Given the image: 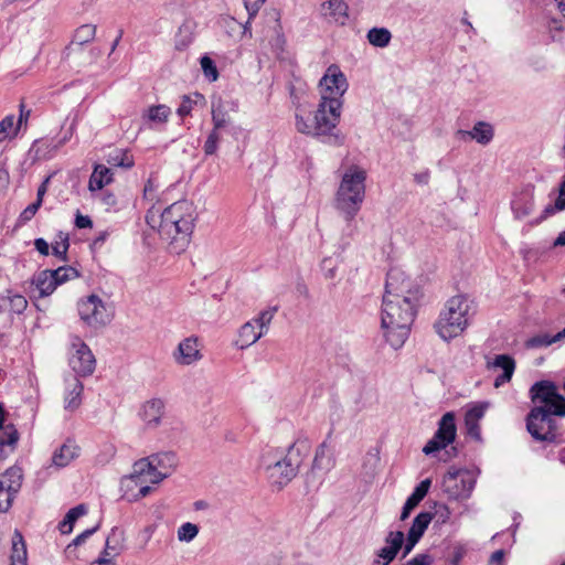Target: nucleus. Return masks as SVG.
I'll use <instances>...</instances> for the list:
<instances>
[{
	"instance_id": "58",
	"label": "nucleus",
	"mask_w": 565,
	"mask_h": 565,
	"mask_svg": "<svg viewBox=\"0 0 565 565\" xmlns=\"http://www.w3.org/2000/svg\"><path fill=\"white\" fill-rule=\"evenodd\" d=\"M435 515L437 516V522L446 523L450 518V511L445 504H439L436 505Z\"/></svg>"
},
{
	"instance_id": "12",
	"label": "nucleus",
	"mask_w": 565,
	"mask_h": 565,
	"mask_svg": "<svg viewBox=\"0 0 565 565\" xmlns=\"http://www.w3.org/2000/svg\"><path fill=\"white\" fill-rule=\"evenodd\" d=\"M23 482V470L18 466L8 468L0 476V512H7L20 491Z\"/></svg>"
},
{
	"instance_id": "7",
	"label": "nucleus",
	"mask_w": 565,
	"mask_h": 565,
	"mask_svg": "<svg viewBox=\"0 0 565 565\" xmlns=\"http://www.w3.org/2000/svg\"><path fill=\"white\" fill-rule=\"evenodd\" d=\"M457 436L456 417L452 412H447L438 422V428L433 438L427 441L423 448V452L427 456L434 455L443 449L446 450L448 458L457 456V448L451 445Z\"/></svg>"
},
{
	"instance_id": "3",
	"label": "nucleus",
	"mask_w": 565,
	"mask_h": 565,
	"mask_svg": "<svg viewBox=\"0 0 565 565\" xmlns=\"http://www.w3.org/2000/svg\"><path fill=\"white\" fill-rule=\"evenodd\" d=\"M310 445L298 439L284 449H269L262 457V465L273 487L281 490L298 473L303 459L309 455Z\"/></svg>"
},
{
	"instance_id": "20",
	"label": "nucleus",
	"mask_w": 565,
	"mask_h": 565,
	"mask_svg": "<svg viewBox=\"0 0 565 565\" xmlns=\"http://www.w3.org/2000/svg\"><path fill=\"white\" fill-rule=\"evenodd\" d=\"M456 137L461 141L476 140L480 145H488L493 138V128L489 122L478 121L471 130H458Z\"/></svg>"
},
{
	"instance_id": "44",
	"label": "nucleus",
	"mask_w": 565,
	"mask_h": 565,
	"mask_svg": "<svg viewBox=\"0 0 565 565\" xmlns=\"http://www.w3.org/2000/svg\"><path fill=\"white\" fill-rule=\"evenodd\" d=\"M62 242H52L51 248L52 254L61 262L66 263L68 260L67 253L70 248V236H61Z\"/></svg>"
},
{
	"instance_id": "54",
	"label": "nucleus",
	"mask_w": 565,
	"mask_h": 565,
	"mask_svg": "<svg viewBox=\"0 0 565 565\" xmlns=\"http://www.w3.org/2000/svg\"><path fill=\"white\" fill-rule=\"evenodd\" d=\"M323 276L327 279H333L337 274V266L331 258H324L321 264Z\"/></svg>"
},
{
	"instance_id": "17",
	"label": "nucleus",
	"mask_w": 565,
	"mask_h": 565,
	"mask_svg": "<svg viewBox=\"0 0 565 565\" xmlns=\"http://www.w3.org/2000/svg\"><path fill=\"white\" fill-rule=\"evenodd\" d=\"M166 404L161 398H151L140 408L139 416L147 429L157 428L164 415Z\"/></svg>"
},
{
	"instance_id": "27",
	"label": "nucleus",
	"mask_w": 565,
	"mask_h": 565,
	"mask_svg": "<svg viewBox=\"0 0 565 565\" xmlns=\"http://www.w3.org/2000/svg\"><path fill=\"white\" fill-rule=\"evenodd\" d=\"M256 329L257 327L253 321L244 323L238 331V339L235 344L239 349H246L256 343L264 335L262 331H257Z\"/></svg>"
},
{
	"instance_id": "42",
	"label": "nucleus",
	"mask_w": 565,
	"mask_h": 565,
	"mask_svg": "<svg viewBox=\"0 0 565 565\" xmlns=\"http://www.w3.org/2000/svg\"><path fill=\"white\" fill-rule=\"evenodd\" d=\"M51 273L54 276V280H56L57 286L79 276L77 269L72 266H60L56 269H51Z\"/></svg>"
},
{
	"instance_id": "30",
	"label": "nucleus",
	"mask_w": 565,
	"mask_h": 565,
	"mask_svg": "<svg viewBox=\"0 0 565 565\" xmlns=\"http://www.w3.org/2000/svg\"><path fill=\"white\" fill-rule=\"evenodd\" d=\"M324 15H329L332 21L344 24L348 19V4L343 0H329L322 4Z\"/></svg>"
},
{
	"instance_id": "50",
	"label": "nucleus",
	"mask_w": 565,
	"mask_h": 565,
	"mask_svg": "<svg viewBox=\"0 0 565 565\" xmlns=\"http://www.w3.org/2000/svg\"><path fill=\"white\" fill-rule=\"evenodd\" d=\"M14 126V117L12 115L4 117L0 121V142L10 137L11 132L13 135L17 134V128L13 129Z\"/></svg>"
},
{
	"instance_id": "38",
	"label": "nucleus",
	"mask_w": 565,
	"mask_h": 565,
	"mask_svg": "<svg viewBox=\"0 0 565 565\" xmlns=\"http://www.w3.org/2000/svg\"><path fill=\"white\" fill-rule=\"evenodd\" d=\"M107 162L114 167L130 169L134 167L135 161L132 154L127 150L115 149L108 154Z\"/></svg>"
},
{
	"instance_id": "62",
	"label": "nucleus",
	"mask_w": 565,
	"mask_h": 565,
	"mask_svg": "<svg viewBox=\"0 0 565 565\" xmlns=\"http://www.w3.org/2000/svg\"><path fill=\"white\" fill-rule=\"evenodd\" d=\"M156 190H157L156 184L153 183V181L151 179H149L143 188V198L149 201H153Z\"/></svg>"
},
{
	"instance_id": "18",
	"label": "nucleus",
	"mask_w": 565,
	"mask_h": 565,
	"mask_svg": "<svg viewBox=\"0 0 565 565\" xmlns=\"http://www.w3.org/2000/svg\"><path fill=\"white\" fill-rule=\"evenodd\" d=\"M511 207L515 217L529 216L534 210V188L529 185L515 193L511 201Z\"/></svg>"
},
{
	"instance_id": "52",
	"label": "nucleus",
	"mask_w": 565,
	"mask_h": 565,
	"mask_svg": "<svg viewBox=\"0 0 565 565\" xmlns=\"http://www.w3.org/2000/svg\"><path fill=\"white\" fill-rule=\"evenodd\" d=\"M434 557L428 553H419L403 565H433Z\"/></svg>"
},
{
	"instance_id": "46",
	"label": "nucleus",
	"mask_w": 565,
	"mask_h": 565,
	"mask_svg": "<svg viewBox=\"0 0 565 565\" xmlns=\"http://www.w3.org/2000/svg\"><path fill=\"white\" fill-rule=\"evenodd\" d=\"M198 533H199V526L194 523L186 522V523H183L178 529V540L180 542L189 543L195 539Z\"/></svg>"
},
{
	"instance_id": "5",
	"label": "nucleus",
	"mask_w": 565,
	"mask_h": 565,
	"mask_svg": "<svg viewBox=\"0 0 565 565\" xmlns=\"http://www.w3.org/2000/svg\"><path fill=\"white\" fill-rule=\"evenodd\" d=\"M470 310L471 301L465 295H457L447 300L434 324L438 335L445 341L460 335L468 326Z\"/></svg>"
},
{
	"instance_id": "60",
	"label": "nucleus",
	"mask_w": 565,
	"mask_h": 565,
	"mask_svg": "<svg viewBox=\"0 0 565 565\" xmlns=\"http://www.w3.org/2000/svg\"><path fill=\"white\" fill-rule=\"evenodd\" d=\"M465 554L466 550L462 546H455L449 556L450 563L452 565H458L462 561Z\"/></svg>"
},
{
	"instance_id": "25",
	"label": "nucleus",
	"mask_w": 565,
	"mask_h": 565,
	"mask_svg": "<svg viewBox=\"0 0 565 565\" xmlns=\"http://www.w3.org/2000/svg\"><path fill=\"white\" fill-rule=\"evenodd\" d=\"M180 222H173L171 228L166 233H159L162 239L171 244L177 253H180L189 244L191 234L183 233Z\"/></svg>"
},
{
	"instance_id": "61",
	"label": "nucleus",
	"mask_w": 565,
	"mask_h": 565,
	"mask_svg": "<svg viewBox=\"0 0 565 565\" xmlns=\"http://www.w3.org/2000/svg\"><path fill=\"white\" fill-rule=\"evenodd\" d=\"M75 226L77 228H89L93 226V222L89 216L82 215L79 212H77L75 217Z\"/></svg>"
},
{
	"instance_id": "23",
	"label": "nucleus",
	"mask_w": 565,
	"mask_h": 565,
	"mask_svg": "<svg viewBox=\"0 0 565 565\" xmlns=\"http://www.w3.org/2000/svg\"><path fill=\"white\" fill-rule=\"evenodd\" d=\"M79 456V447L73 440H66L52 455L51 466L60 469L68 466L75 458Z\"/></svg>"
},
{
	"instance_id": "63",
	"label": "nucleus",
	"mask_w": 565,
	"mask_h": 565,
	"mask_svg": "<svg viewBox=\"0 0 565 565\" xmlns=\"http://www.w3.org/2000/svg\"><path fill=\"white\" fill-rule=\"evenodd\" d=\"M116 532L117 530L116 529H113L111 530V534L107 537L106 540V544H105V548L104 550H107V551H110L114 553V555H117L119 552L118 550L116 548V546H114L111 543L115 539V535H116Z\"/></svg>"
},
{
	"instance_id": "57",
	"label": "nucleus",
	"mask_w": 565,
	"mask_h": 565,
	"mask_svg": "<svg viewBox=\"0 0 565 565\" xmlns=\"http://www.w3.org/2000/svg\"><path fill=\"white\" fill-rule=\"evenodd\" d=\"M192 110V100L188 96H183V99L180 104V106L177 109V114L180 117L188 116Z\"/></svg>"
},
{
	"instance_id": "59",
	"label": "nucleus",
	"mask_w": 565,
	"mask_h": 565,
	"mask_svg": "<svg viewBox=\"0 0 565 565\" xmlns=\"http://www.w3.org/2000/svg\"><path fill=\"white\" fill-rule=\"evenodd\" d=\"M34 248L42 255L49 256L51 245L42 237L34 239Z\"/></svg>"
},
{
	"instance_id": "33",
	"label": "nucleus",
	"mask_w": 565,
	"mask_h": 565,
	"mask_svg": "<svg viewBox=\"0 0 565 565\" xmlns=\"http://www.w3.org/2000/svg\"><path fill=\"white\" fill-rule=\"evenodd\" d=\"M113 173L109 168L97 164L89 178L88 189L90 191L100 190L104 185L111 181Z\"/></svg>"
},
{
	"instance_id": "16",
	"label": "nucleus",
	"mask_w": 565,
	"mask_h": 565,
	"mask_svg": "<svg viewBox=\"0 0 565 565\" xmlns=\"http://www.w3.org/2000/svg\"><path fill=\"white\" fill-rule=\"evenodd\" d=\"M154 469V478L149 479L151 483H159L170 476L177 467V456L174 452H161L150 456Z\"/></svg>"
},
{
	"instance_id": "24",
	"label": "nucleus",
	"mask_w": 565,
	"mask_h": 565,
	"mask_svg": "<svg viewBox=\"0 0 565 565\" xmlns=\"http://www.w3.org/2000/svg\"><path fill=\"white\" fill-rule=\"evenodd\" d=\"M431 481L430 479H425L420 481L413 493L407 498L401 513V520L405 521L411 512L419 504V502L426 497L428 490L430 488Z\"/></svg>"
},
{
	"instance_id": "10",
	"label": "nucleus",
	"mask_w": 565,
	"mask_h": 565,
	"mask_svg": "<svg viewBox=\"0 0 565 565\" xmlns=\"http://www.w3.org/2000/svg\"><path fill=\"white\" fill-rule=\"evenodd\" d=\"M341 108L342 102H338L335 98L328 100L324 97L320 100L313 118L317 137L333 135V130L340 120Z\"/></svg>"
},
{
	"instance_id": "36",
	"label": "nucleus",
	"mask_w": 565,
	"mask_h": 565,
	"mask_svg": "<svg viewBox=\"0 0 565 565\" xmlns=\"http://www.w3.org/2000/svg\"><path fill=\"white\" fill-rule=\"evenodd\" d=\"M490 406V402H476L468 404L465 414V423H479Z\"/></svg>"
},
{
	"instance_id": "64",
	"label": "nucleus",
	"mask_w": 565,
	"mask_h": 565,
	"mask_svg": "<svg viewBox=\"0 0 565 565\" xmlns=\"http://www.w3.org/2000/svg\"><path fill=\"white\" fill-rule=\"evenodd\" d=\"M49 182V179H46L38 189V193H36V200L35 202H40L42 204L43 202V196L46 192V183Z\"/></svg>"
},
{
	"instance_id": "51",
	"label": "nucleus",
	"mask_w": 565,
	"mask_h": 565,
	"mask_svg": "<svg viewBox=\"0 0 565 565\" xmlns=\"http://www.w3.org/2000/svg\"><path fill=\"white\" fill-rule=\"evenodd\" d=\"M41 203L40 202H33L31 204H29L20 214L19 216V223L20 224H24L26 222H29L30 220H32V217L36 214V212L39 211V209L41 207Z\"/></svg>"
},
{
	"instance_id": "39",
	"label": "nucleus",
	"mask_w": 565,
	"mask_h": 565,
	"mask_svg": "<svg viewBox=\"0 0 565 565\" xmlns=\"http://www.w3.org/2000/svg\"><path fill=\"white\" fill-rule=\"evenodd\" d=\"M95 34H96V25L95 24H83L75 30L71 46H73L75 44L82 46V45L90 42L92 40H94Z\"/></svg>"
},
{
	"instance_id": "56",
	"label": "nucleus",
	"mask_w": 565,
	"mask_h": 565,
	"mask_svg": "<svg viewBox=\"0 0 565 565\" xmlns=\"http://www.w3.org/2000/svg\"><path fill=\"white\" fill-rule=\"evenodd\" d=\"M467 435L475 440H481V431L479 423H465Z\"/></svg>"
},
{
	"instance_id": "31",
	"label": "nucleus",
	"mask_w": 565,
	"mask_h": 565,
	"mask_svg": "<svg viewBox=\"0 0 565 565\" xmlns=\"http://www.w3.org/2000/svg\"><path fill=\"white\" fill-rule=\"evenodd\" d=\"M145 476H149L150 479L154 478V469L152 467L150 457L141 458L136 461L132 466V472L129 478L136 482V484H141L147 480L143 479Z\"/></svg>"
},
{
	"instance_id": "37",
	"label": "nucleus",
	"mask_w": 565,
	"mask_h": 565,
	"mask_svg": "<svg viewBox=\"0 0 565 565\" xmlns=\"http://www.w3.org/2000/svg\"><path fill=\"white\" fill-rule=\"evenodd\" d=\"M326 443L321 444L317 450L312 462V470L330 471L334 466V459L326 452Z\"/></svg>"
},
{
	"instance_id": "41",
	"label": "nucleus",
	"mask_w": 565,
	"mask_h": 565,
	"mask_svg": "<svg viewBox=\"0 0 565 565\" xmlns=\"http://www.w3.org/2000/svg\"><path fill=\"white\" fill-rule=\"evenodd\" d=\"M212 121L213 128L218 130L230 122L228 114L220 99L217 103H212Z\"/></svg>"
},
{
	"instance_id": "32",
	"label": "nucleus",
	"mask_w": 565,
	"mask_h": 565,
	"mask_svg": "<svg viewBox=\"0 0 565 565\" xmlns=\"http://www.w3.org/2000/svg\"><path fill=\"white\" fill-rule=\"evenodd\" d=\"M19 440V433L14 425L9 424L4 427L1 436H0V458H4L8 456L6 452V447L9 448V452H13Z\"/></svg>"
},
{
	"instance_id": "28",
	"label": "nucleus",
	"mask_w": 565,
	"mask_h": 565,
	"mask_svg": "<svg viewBox=\"0 0 565 565\" xmlns=\"http://www.w3.org/2000/svg\"><path fill=\"white\" fill-rule=\"evenodd\" d=\"M32 284L39 290L40 297L50 296L57 288L56 280H54L51 269H44L34 275Z\"/></svg>"
},
{
	"instance_id": "26",
	"label": "nucleus",
	"mask_w": 565,
	"mask_h": 565,
	"mask_svg": "<svg viewBox=\"0 0 565 565\" xmlns=\"http://www.w3.org/2000/svg\"><path fill=\"white\" fill-rule=\"evenodd\" d=\"M515 360L508 354H497V371L501 373L497 374V387L509 383L515 371Z\"/></svg>"
},
{
	"instance_id": "53",
	"label": "nucleus",
	"mask_w": 565,
	"mask_h": 565,
	"mask_svg": "<svg viewBox=\"0 0 565 565\" xmlns=\"http://www.w3.org/2000/svg\"><path fill=\"white\" fill-rule=\"evenodd\" d=\"M266 0H244L245 9L249 14V19H254Z\"/></svg>"
},
{
	"instance_id": "34",
	"label": "nucleus",
	"mask_w": 565,
	"mask_h": 565,
	"mask_svg": "<svg viewBox=\"0 0 565 565\" xmlns=\"http://www.w3.org/2000/svg\"><path fill=\"white\" fill-rule=\"evenodd\" d=\"M87 513L85 504H78L68 510L64 519L58 524L62 534H70L73 531L75 522Z\"/></svg>"
},
{
	"instance_id": "14",
	"label": "nucleus",
	"mask_w": 565,
	"mask_h": 565,
	"mask_svg": "<svg viewBox=\"0 0 565 565\" xmlns=\"http://www.w3.org/2000/svg\"><path fill=\"white\" fill-rule=\"evenodd\" d=\"M405 535L402 531H390L385 537V546L376 553L372 565H390L401 550H404Z\"/></svg>"
},
{
	"instance_id": "19",
	"label": "nucleus",
	"mask_w": 565,
	"mask_h": 565,
	"mask_svg": "<svg viewBox=\"0 0 565 565\" xmlns=\"http://www.w3.org/2000/svg\"><path fill=\"white\" fill-rule=\"evenodd\" d=\"M173 358L180 365H191L201 360L202 354L198 348L196 338L190 337L182 340L173 353Z\"/></svg>"
},
{
	"instance_id": "55",
	"label": "nucleus",
	"mask_w": 565,
	"mask_h": 565,
	"mask_svg": "<svg viewBox=\"0 0 565 565\" xmlns=\"http://www.w3.org/2000/svg\"><path fill=\"white\" fill-rule=\"evenodd\" d=\"M98 530V525L87 529L81 534H78L73 542L67 546V548H71L72 546H78L83 544L89 536H92L96 531Z\"/></svg>"
},
{
	"instance_id": "11",
	"label": "nucleus",
	"mask_w": 565,
	"mask_h": 565,
	"mask_svg": "<svg viewBox=\"0 0 565 565\" xmlns=\"http://www.w3.org/2000/svg\"><path fill=\"white\" fill-rule=\"evenodd\" d=\"M68 363L77 377H87L95 371L96 359L89 347L79 337L72 338Z\"/></svg>"
},
{
	"instance_id": "8",
	"label": "nucleus",
	"mask_w": 565,
	"mask_h": 565,
	"mask_svg": "<svg viewBox=\"0 0 565 565\" xmlns=\"http://www.w3.org/2000/svg\"><path fill=\"white\" fill-rule=\"evenodd\" d=\"M476 476L468 469L450 468L443 479V490L449 499L462 500L470 497Z\"/></svg>"
},
{
	"instance_id": "48",
	"label": "nucleus",
	"mask_w": 565,
	"mask_h": 565,
	"mask_svg": "<svg viewBox=\"0 0 565 565\" xmlns=\"http://www.w3.org/2000/svg\"><path fill=\"white\" fill-rule=\"evenodd\" d=\"M296 128L301 134L317 137L315 121H310L309 118L306 119L299 114H296Z\"/></svg>"
},
{
	"instance_id": "15",
	"label": "nucleus",
	"mask_w": 565,
	"mask_h": 565,
	"mask_svg": "<svg viewBox=\"0 0 565 565\" xmlns=\"http://www.w3.org/2000/svg\"><path fill=\"white\" fill-rule=\"evenodd\" d=\"M433 516L434 515L430 512H420L415 516L407 533L402 558H405L413 551L427 530Z\"/></svg>"
},
{
	"instance_id": "35",
	"label": "nucleus",
	"mask_w": 565,
	"mask_h": 565,
	"mask_svg": "<svg viewBox=\"0 0 565 565\" xmlns=\"http://www.w3.org/2000/svg\"><path fill=\"white\" fill-rule=\"evenodd\" d=\"M170 115L171 108L167 105H153L145 111L142 118L152 124H166Z\"/></svg>"
},
{
	"instance_id": "2",
	"label": "nucleus",
	"mask_w": 565,
	"mask_h": 565,
	"mask_svg": "<svg viewBox=\"0 0 565 565\" xmlns=\"http://www.w3.org/2000/svg\"><path fill=\"white\" fill-rule=\"evenodd\" d=\"M534 407L526 417L530 435L539 441H553L557 437L555 416H565V397L550 381L536 382L530 390Z\"/></svg>"
},
{
	"instance_id": "13",
	"label": "nucleus",
	"mask_w": 565,
	"mask_h": 565,
	"mask_svg": "<svg viewBox=\"0 0 565 565\" xmlns=\"http://www.w3.org/2000/svg\"><path fill=\"white\" fill-rule=\"evenodd\" d=\"M321 89V99L324 97L329 99L335 98L342 102V97L348 90L349 84L344 73L337 64H331L319 82Z\"/></svg>"
},
{
	"instance_id": "4",
	"label": "nucleus",
	"mask_w": 565,
	"mask_h": 565,
	"mask_svg": "<svg viewBox=\"0 0 565 565\" xmlns=\"http://www.w3.org/2000/svg\"><path fill=\"white\" fill-rule=\"evenodd\" d=\"M366 172L358 167L349 168L340 182L334 198V207L343 216V237L352 238L358 226L354 218L365 198Z\"/></svg>"
},
{
	"instance_id": "21",
	"label": "nucleus",
	"mask_w": 565,
	"mask_h": 565,
	"mask_svg": "<svg viewBox=\"0 0 565 565\" xmlns=\"http://www.w3.org/2000/svg\"><path fill=\"white\" fill-rule=\"evenodd\" d=\"M28 307L26 298L17 294L12 290H6L4 294L0 296V316L8 313L11 315H21Z\"/></svg>"
},
{
	"instance_id": "29",
	"label": "nucleus",
	"mask_w": 565,
	"mask_h": 565,
	"mask_svg": "<svg viewBox=\"0 0 565 565\" xmlns=\"http://www.w3.org/2000/svg\"><path fill=\"white\" fill-rule=\"evenodd\" d=\"M11 563L12 565H28L26 545L23 535L19 530H14L11 540Z\"/></svg>"
},
{
	"instance_id": "45",
	"label": "nucleus",
	"mask_w": 565,
	"mask_h": 565,
	"mask_svg": "<svg viewBox=\"0 0 565 565\" xmlns=\"http://www.w3.org/2000/svg\"><path fill=\"white\" fill-rule=\"evenodd\" d=\"M563 340V338H557V333L555 335H550L547 333L537 334L532 337L526 341V347L529 348H542L548 347L555 342Z\"/></svg>"
},
{
	"instance_id": "6",
	"label": "nucleus",
	"mask_w": 565,
	"mask_h": 565,
	"mask_svg": "<svg viewBox=\"0 0 565 565\" xmlns=\"http://www.w3.org/2000/svg\"><path fill=\"white\" fill-rule=\"evenodd\" d=\"M195 209L186 200L178 201L168 206L160 213L159 210L150 209L146 215L147 224L157 230L158 233L168 232L173 222H180L181 228L185 234H192L195 221Z\"/></svg>"
},
{
	"instance_id": "49",
	"label": "nucleus",
	"mask_w": 565,
	"mask_h": 565,
	"mask_svg": "<svg viewBox=\"0 0 565 565\" xmlns=\"http://www.w3.org/2000/svg\"><path fill=\"white\" fill-rule=\"evenodd\" d=\"M200 63L204 75L213 82L216 81L218 77V72L214 61L209 56H203Z\"/></svg>"
},
{
	"instance_id": "22",
	"label": "nucleus",
	"mask_w": 565,
	"mask_h": 565,
	"mask_svg": "<svg viewBox=\"0 0 565 565\" xmlns=\"http://www.w3.org/2000/svg\"><path fill=\"white\" fill-rule=\"evenodd\" d=\"M65 382L66 393L64 396V408L68 412H74L82 404L84 385L77 376H70Z\"/></svg>"
},
{
	"instance_id": "9",
	"label": "nucleus",
	"mask_w": 565,
	"mask_h": 565,
	"mask_svg": "<svg viewBox=\"0 0 565 565\" xmlns=\"http://www.w3.org/2000/svg\"><path fill=\"white\" fill-rule=\"evenodd\" d=\"M81 319L92 328H102L113 319L111 309L97 296L89 295L77 303Z\"/></svg>"
},
{
	"instance_id": "43",
	"label": "nucleus",
	"mask_w": 565,
	"mask_h": 565,
	"mask_svg": "<svg viewBox=\"0 0 565 565\" xmlns=\"http://www.w3.org/2000/svg\"><path fill=\"white\" fill-rule=\"evenodd\" d=\"M277 311H278V307L274 306L271 308H268V309L262 311L258 315V317H256L252 321L259 329V331H262L264 334H266L268 331L269 324L271 323V320Z\"/></svg>"
},
{
	"instance_id": "47",
	"label": "nucleus",
	"mask_w": 565,
	"mask_h": 565,
	"mask_svg": "<svg viewBox=\"0 0 565 565\" xmlns=\"http://www.w3.org/2000/svg\"><path fill=\"white\" fill-rule=\"evenodd\" d=\"M220 138L218 129L213 128L203 146V150L206 156H212L216 152Z\"/></svg>"
},
{
	"instance_id": "40",
	"label": "nucleus",
	"mask_w": 565,
	"mask_h": 565,
	"mask_svg": "<svg viewBox=\"0 0 565 565\" xmlns=\"http://www.w3.org/2000/svg\"><path fill=\"white\" fill-rule=\"evenodd\" d=\"M369 42L377 47H385L390 44L392 34L385 28H373L366 35Z\"/></svg>"
},
{
	"instance_id": "1",
	"label": "nucleus",
	"mask_w": 565,
	"mask_h": 565,
	"mask_svg": "<svg viewBox=\"0 0 565 565\" xmlns=\"http://www.w3.org/2000/svg\"><path fill=\"white\" fill-rule=\"evenodd\" d=\"M420 288L404 271L392 268L386 276L381 309V328L386 342L395 350L408 338L419 300Z\"/></svg>"
}]
</instances>
